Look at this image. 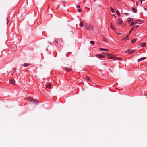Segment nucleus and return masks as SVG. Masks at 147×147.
Returning a JSON list of instances; mask_svg holds the SVG:
<instances>
[{"label": "nucleus", "instance_id": "dca6fc26", "mask_svg": "<svg viewBox=\"0 0 147 147\" xmlns=\"http://www.w3.org/2000/svg\"><path fill=\"white\" fill-rule=\"evenodd\" d=\"M128 35H129V34L125 36V37L123 39V40H125L128 39Z\"/></svg>", "mask_w": 147, "mask_h": 147}, {"label": "nucleus", "instance_id": "412c9836", "mask_svg": "<svg viewBox=\"0 0 147 147\" xmlns=\"http://www.w3.org/2000/svg\"><path fill=\"white\" fill-rule=\"evenodd\" d=\"M135 27H134L132 28V29L129 32V34H130L131 32L134 30V29L135 28Z\"/></svg>", "mask_w": 147, "mask_h": 147}, {"label": "nucleus", "instance_id": "a878e982", "mask_svg": "<svg viewBox=\"0 0 147 147\" xmlns=\"http://www.w3.org/2000/svg\"><path fill=\"white\" fill-rule=\"evenodd\" d=\"M81 11H82V9H78V11L80 13Z\"/></svg>", "mask_w": 147, "mask_h": 147}, {"label": "nucleus", "instance_id": "bb28decb", "mask_svg": "<svg viewBox=\"0 0 147 147\" xmlns=\"http://www.w3.org/2000/svg\"><path fill=\"white\" fill-rule=\"evenodd\" d=\"M86 79H87V80L88 81H90L91 80L89 78H87Z\"/></svg>", "mask_w": 147, "mask_h": 147}, {"label": "nucleus", "instance_id": "5701e85b", "mask_svg": "<svg viewBox=\"0 0 147 147\" xmlns=\"http://www.w3.org/2000/svg\"><path fill=\"white\" fill-rule=\"evenodd\" d=\"M112 23H111V28L112 29H114V27L113 26H112Z\"/></svg>", "mask_w": 147, "mask_h": 147}, {"label": "nucleus", "instance_id": "4468645a", "mask_svg": "<svg viewBox=\"0 0 147 147\" xmlns=\"http://www.w3.org/2000/svg\"><path fill=\"white\" fill-rule=\"evenodd\" d=\"M132 20H133V19L131 18H128L127 19V21L129 22H130Z\"/></svg>", "mask_w": 147, "mask_h": 147}, {"label": "nucleus", "instance_id": "423d86ee", "mask_svg": "<svg viewBox=\"0 0 147 147\" xmlns=\"http://www.w3.org/2000/svg\"><path fill=\"white\" fill-rule=\"evenodd\" d=\"M96 57L100 58H102L105 57L104 56L100 54L97 55H96Z\"/></svg>", "mask_w": 147, "mask_h": 147}, {"label": "nucleus", "instance_id": "cd10ccee", "mask_svg": "<svg viewBox=\"0 0 147 147\" xmlns=\"http://www.w3.org/2000/svg\"><path fill=\"white\" fill-rule=\"evenodd\" d=\"M16 68H13V72H14L16 70Z\"/></svg>", "mask_w": 147, "mask_h": 147}, {"label": "nucleus", "instance_id": "f704fd0d", "mask_svg": "<svg viewBox=\"0 0 147 147\" xmlns=\"http://www.w3.org/2000/svg\"><path fill=\"white\" fill-rule=\"evenodd\" d=\"M103 40L107 42L105 39H104Z\"/></svg>", "mask_w": 147, "mask_h": 147}, {"label": "nucleus", "instance_id": "1a4fd4ad", "mask_svg": "<svg viewBox=\"0 0 147 147\" xmlns=\"http://www.w3.org/2000/svg\"><path fill=\"white\" fill-rule=\"evenodd\" d=\"M145 59H146V57H144L143 58H142L139 59H138V60H137V61L138 62L140 61H142V60H143Z\"/></svg>", "mask_w": 147, "mask_h": 147}, {"label": "nucleus", "instance_id": "aec40b11", "mask_svg": "<svg viewBox=\"0 0 147 147\" xmlns=\"http://www.w3.org/2000/svg\"><path fill=\"white\" fill-rule=\"evenodd\" d=\"M90 42L92 45H94L95 44V42L93 41H91Z\"/></svg>", "mask_w": 147, "mask_h": 147}, {"label": "nucleus", "instance_id": "2f4dec72", "mask_svg": "<svg viewBox=\"0 0 147 147\" xmlns=\"http://www.w3.org/2000/svg\"><path fill=\"white\" fill-rule=\"evenodd\" d=\"M6 20H7V24L8 22V20L7 18L6 19Z\"/></svg>", "mask_w": 147, "mask_h": 147}, {"label": "nucleus", "instance_id": "7c9ffc66", "mask_svg": "<svg viewBox=\"0 0 147 147\" xmlns=\"http://www.w3.org/2000/svg\"><path fill=\"white\" fill-rule=\"evenodd\" d=\"M134 52V50H131V52L132 53H133Z\"/></svg>", "mask_w": 147, "mask_h": 147}, {"label": "nucleus", "instance_id": "f8f14e48", "mask_svg": "<svg viewBox=\"0 0 147 147\" xmlns=\"http://www.w3.org/2000/svg\"><path fill=\"white\" fill-rule=\"evenodd\" d=\"M132 11L133 12L135 13H136L137 11V9H134L133 7L132 8Z\"/></svg>", "mask_w": 147, "mask_h": 147}, {"label": "nucleus", "instance_id": "e433bc0d", "mask_svg": "<svg viewBox=\"0 0 147 147\" xmlns=\"http://www.w3.org/2000/svg\"><path fill=\"white\" fill-rule=\"evenodd\" d=\"M139 25H137V26H136V27H138L139 26Z\"/></svg>", "mask_w": 147, "mask_h": 147}, {"label": "nucleus", "instance_id": "72a5a7b5", "mask_svg": "<svg viewBox=\"0 0 147 147\" xmlns=\"http://www.w3.org/2000/svg\"><path fill=\"white\" fill-rule=\"evenodd\" d=\"M124 14L126 15H129V14L127 13H125Z\"/></svg>", "mask_w": 147, "mask_h": 147}, {"label": "nucleus", "instance_id": "f03ea898", "mask_svg": "<svg viewBox=\"0 0 147 147\" xmlns=\"http://www.w3.org/2000/svg\"><path fill=\"white\" fill-rule=\"evenodd\" d=\"M27 99L29 101H32L33 102V104H36V103H38L39 102L38 100H33V98L32 97H28L27 98Z\"/></svg>", "mask_w": 147, "mask_h": 147}, {"label": "nucleus", "instance_id": "39448f33", "mask_svg": "<svg viewBox=\"0 0 147 147\" xmlns=\"http://www.w3.org/2000/svg\"><path fill=\"white\" fill-rule=\"evenodd\" d=\"M64 68L65 69L66 71H69L72 70V69L70 68H68L67 67H65Z\"/></svg>", "mask_w": 147, "mask_h": 147}, {"label": "nucleus", "instance_id": "6e6552de", "mask_svg": "<svg viewBox=\"0 0 147 147\" xmlns=\"http://www.w3.org/2000/svg\"><path fill=\"white\" fill-rule=\"evenodd\" d=\"M125 53H128L129 54H131L132 53V52H131V50L128 49L125 52Z\"/></svg>", "mask_w": 147, "mask_h": 147}, {"label": "nucleus", "instance_id": "7ed1b4c3", "mask_svg": "<svg viewBox=\"0 0 147 147\" xmlns=\"http://www.w3.org/2000/svg\"><path fill=\"white\" fill-rule=\"evenodd\" d=\"M102 54L103 55H106L108 57V58H110V57H113L112 55L111 54L107 53H106L103 52L102 53Z\"/></svg>", "mask_w": 147, "mask_h": 147}, {"label": "nucleus", "instance_id": "9b49d317", "mask_svg": "<svg viewBox=\"0 0 147 147\" xmlns=\"http://www.w3.org/2000/svg\"><path fill=\"white\" fill-rule=\"evenodd\" d=\"M46 87L47 88H50L51 87V84H49L46 85Z\"/></svg>", "mask_w": 147, "mask_h": 147}, {"label": "nucleus", "instance_id": "4be33fe9", "mask_svg": "<svg viewBox=\"0 0 147 147\" xmlns=\"http://www.w3.org/2000/svg\"><path fill=\"white\" fill-rule=\"evenodd\" d=\"M134 23H135L134 22H131V24H130V25L131 26H133L134 25Z\"/></svg>", "mask_w": 147, "mask_h": 147}, {"label": "nucleus", "instance_id": "0eeeda50", "mask_svg": "<svg viewBox=\"0 0 147 147\" xmlns=\"http://www.w3.org/2000/svg\"><path fill=\"white\" fill-rule=\"evenodd\" d=\"M122 22V20L121 19H119L118 20L117 23L119 24H121Z\"/></svg>", "mask_w": 147, "mask_h": 147}, {"label": "nucleus", "instance_id": "58836bf2", "mask_svg": "<svg viewBox=\"0 0 147 147\" xmlns=\"http://www.w3.org/2000/svg\"><path fill=\"white\" fill-rule=\"evenodd\" d=\"M60 5H59L58 6V7H57V9L59 8V6Z\"/></svg>", "mask_w": 147, "mask_h": 147}, {"label": "nucleus", "instance_id": "c756f323", "mask_svg": "<svg viewBox=\"0 0 147 147\" xmlns=\"http://www.w3.org/2000/svg\"><path fill=\"white\" fill-rule=\"evenodd\" d=\"M145 0H140L141 4H142V1H144Z\"/></svg>", "mask_w": 147, "mask_h": 147}, {"label": "nucleus", "instance_id": "a211bd4d", "mask_svg": "<svg viewBox=\"0 0 147 147\" xmlns=\"http://www.w3.org/2000/svg\"><path fill=\"white\" fill-rule=\"evenodd\" d=\"M30 64H27L26 63H24V67H26L29 65H30Z\"/></svg>", "mask_w": 147, "mask_h": 147}, {"label": "nucleus", "instance_id": "4c0bfd02", "mask_svg": "<svg viewBox=\"0 0 147 147\" xmlns=\"http://www.w3.org/2000/svg\"><path fill=\"white\" fill-rule=\"evenodd\" d=\"M137 21H140V20H137Z\"/></svg>", "mask_w": 147, "mask_h": 147}, {"label": "nucleus", "instance_id": "b1692460", "mask_svg": "<svg viewBox=\"0 0 147 147\" xmlns=\"http://www.w3.org/2000/svg\"><path fill=\"white\" fill-rule=\"evenodd\" d=\"M136 39H134L131 41V42L132 43H134L136 42Z\"/></svg>", "mask_w": 147, "mask_h": 147}, {"label": "nucleus", "instance_id": "2eb2a0df", "mask_svg": "<svg viewBox=\"0 0 147 147\" xmlns=\"http://www.w3.org/2000/svg\"><path fill=\"white\" fill-rule=\"evenodd\" d=\"M83 25V22H81L79 24V25L80 27H82Z\"/></svg>", "mask_w": 147, "mask_h": 147}, {"label": "nucleus", "instance_id": "79ce46f5", "mask_svg": "<svg viewBox=\"0 0 147 147\" xmlns=\"http://www.w3.org/2000/svg\"><path fill=\"white\" fill-rule=\"evenodd\" d=\"M137 23V22H136L135 23Z\"/></svg>", "mask_w": 147, "mask_h": 147}, {"label": "nucleus", "instance_id": "ea45409f", "mask_svg": "<svg viewBox=\"0 0 147 147\" xmlns=\"http://www.w3.org/2000/svg\"><path fill=\"white\" fill-rule=\"evenodd\" d=\"M136 5H137V6H138V4H137V2H136Z\"/></svg>", "mask_w": 147, "mask_h": 147}, {"label": "nucleus", "instance_id": "a19ab883", "mask_svg": "<svg viewBox=\"0 0 147 147\" xmlns=\"http://www.w3.org/2000/svg\"><path fill=\"white\" fill-rule=\"evenodd\" d=\"M55 42H57V43H58V42H57L55 40Z\"/></svg>", "mask_w": 147, "mask_h": 147}, {"label": "nucleus", "instance_id": "393cba45", "mask_svg": "<svg viewBox=\"0 0 147 147\" xmlns=\"http://www.w3.org/2000/svg\"><path fill=\"white\" fill-rule=\"evenodd\" d=\"M116 13L118 16H119L120 15V14L118 11H117Z\"/></svg>", "mask_w": 147, "mask_h": 147}, {"label": "nucleus", "instance_id": "6ab92c4d", "mask_svg": "<svg viewBox=\"0 0 147 147\" xmlns=\"http://www.w3.org/2000/svg\"><path fill=\"white\" fill-rule=\"evenodd\" d=\"M110 8H111V11L112 13H114L115 12V10L116 9H113L111 7Z\"/></svg>", "mask_w": 147, "mask_h": 147}, {"label": "nucleus", "instance_id": "c85d7f7f", "mask_svg": "<svg viewBox=\"0 0 147 147\" xmlns=\"http://www.w3.org/2000/svg\"><path fill=\"white\" fill-rule=\"evenodd\" d=\"M76 7L78 8H80V6L79 5H77V6H76Z\"/></svg>", "mask_w": 147, "mask_h": 147}, {"label": "nucleus", "instance_id": "ddd939ff", "mask_svg": "<svg viewBox=\"0 0 147 147\" xmlns=\"http://www.w3.org/2000/svg\"><path fill=\"white\" fill-rule=\"evenodd\" d=\"M100 51H108V50L107 49H103V48H100Z\"/></svg>", "mask_w": 147, "mask_h": 147}, {"label": "nucleus", "instance_id": "f257e3e1", "mask_svg": "<svg viewBox=\"0 0 147 147\" xmlns=\"http://www.w3.org/2000/svg\"><path fill=\"white\" fill-rule=\"evenodd\" d=\"M84 27L86 29L88 30H93V26L91 24L86 23L85 24Z\"/></svg>", "mask_w": 147, "mask_h": 147}, {"label": "nucleus", "instance_id": "473e14b6", "mask_svg": "<svg viewBox=\"0 0 147 147\" xmlns=\"http://www.w3.org/2000/svg\"><path fill=\"white\" fill-rule=\"evenodd\" d=\"M117 34L118 35H121V33H117Z\"/></svg>", "mask_w": 147, "mask_h": 147}, {"label": "nucleus", "instance_id": "f3484780", "mask_svg": "<svg viewBox=\"0 0 147 147\" xmlns=\"http://www.w3.org/2000/svg\"><path fill=\"white\" fill-rule=\"evenodd\" d=\"M141 46L142 47H145L146 46V44L144 43H143L141 44Z\"/></svg>", "mask_w": 147, "mask_h": 147}, {"label": "nucleus", "instance_id": "9d476101", "mask_svg": "<svg viewBox=\"0 0 147 147\" xmlns=\"http://www.w3.org/2000/svg\"><path fill=\"white\" fill-rule=\"evenodd\" d=\"M15 81L14 80H9V82L11 84H14L15 83Z\"/></svg>", "mask_w": 147, "mask_h": 147}, {"label": "nucleus", "instance_id": "20e7f679", "mask_svg": "<svg viewBox=\"0 0 147 147\" xmlns=\"http://www.w3.org/2000/svg\"><path fill=\"white\" fill-rule=\"evenodd\" d=\"M110 59H113L114 60H122V59L121 58H118L117 57H114V56H113V57H110Z\"/></svg>", "mask_w": 147, "mask_h": 147}, {"label": "nucleus", "instance_id": "c9c22d12", "mask_svg": "<svg viewBox=\"0 0 147 147\" xmlns=\"http://www.w3.org/2000/svg\"><path fill=\"white\" fill-rule=\"evenodd\" d=\"M113 16L115 17H116V16H115L114 14H113Z\"/></svg>", "mask_w": 147, "mask_h": 147}]
</instances>
